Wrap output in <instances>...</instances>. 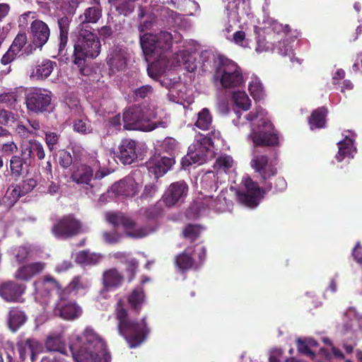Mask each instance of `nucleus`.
<instances>
[{
	"label": "nucleus",
	"instance_id": "603ef678",
	"mask_svg": "<svg viewBox=\"0 0 362 362\" xmlns=\"http://www.w3.org/2000/svg\"><path fill=\"white\" fill-rule=\"evenodd\" d=\"M74 131L84 134L92 132V128L88 121L83 119H78L74 123Z\"/></svg>",
	"mask_w": 362,
	"mask_h": 362
},
{
	"label": "nucleus",
	"instance_id": "79ce46f5",
	"mask_svg": "<svg viewBox=\"0 0 362 362\" xmlns=\"http://www.w3.org/2000/svg\"><path fill=\"white\" fill-rule=\"evenodd\" d=\"M212 117L209 109L203 108L197 114V119L195 123L196 127L202 130H209L211 126Z\"/></svg>",
	"mask_w": 362,
	"mask_h": 362
},
{
	"label": "nucleus",
	"instance_id": "4be33fe9",
	"mask_svg": "<svg viewBox=\"0 0 362 362\" xmlns=\"http://www.w3.org/2000/svg\"><path fill=\"white\" fill-rule=\"evenodd\" d=\"M103 14L102 6L91 5L87 7L83 13L78 16L79 24L78 30H88V24L96 23L101 18Z\"/></svg>",
	"mask_w": 362,
	"mask_h": 362
},
{
	"label": "nucleus",
	"instance_id": "1a4fd4ad",
	"mask_svg": "<svg viewBox=\"0 0 362 362\" xmlns=\"http://www.w3.org/2000/svg\"><path fill=\"white\" fill-rule=\"evenodd\" d=\"M124 300L119 299L117 303L116 315L119 321L118 328L123 337H134V339H144L150 332L144 319L141 324H136L127 318V311L123 308Z\"/></svg>",
	"mask_w": 362,
	"mask_h": 362
},
{
	"label": "nucleus",
	"instance_id": "bf43d9fd",
	"mask_svg": "<svg viewBox=\"0 0 362 362\" xmlns=\"http://www.w3.org/2000/svg\"><path fill=\"white\" fill-rule=\"evenodd\" d=\"M177 146V143L176 140L173 138L168 137L165 138L163 141L161 148L164 151L167 153H171L176 149Z\"/></svg>",
	"mask_w": 362,
	"mask_h": 362
},
{
	"label": "nucleus",
	"instance_id": "6e6552de",
	"mask_svg": "<svg viewBox=\"0 0 362 362\" xmlns=\"http://www.w3.org/2000/svg\"><path fill=\"white\" fill-rule=\"evenodd\" d=\"M216 83H219L224 88L238 87L243 83V76L240 66L231 59L221 56L214 76Z\"/></svg>",
	"mask_w": 362,
	"mask_h": 362
},
{
	"label": "nucleus",
	"instance_id": "69168bd1",
	"mask_svg": "<svg viewBox=\"0 0 362 362\" xmlns=\"http://www.w3.org/2000/svg\"><path fill=\"white\" fill-rule=\"evenodd\" d=\"M16 133L22 138H28L34 134V132L21 123H18L16 127Z\"/></svg>",
	"mask_w": 362,
	"mask_h": 362
},
{
	"label": "nucleus",
	"instance_id": "5701e85b",
	"mask_svg": "<svg viewBox=\"0 0 362 362\" xmlns=\"http://www.w3.org/2000/svg\"><path fill=\"white\" fill-rule=\"evenodd\" d=\"M21 155L25 157L30 163L36 156L39 160H43L45 152L43 145L37 140L30 139L21 146Z\"/></svg>",
	"mask_w": 362,
	"mask_h": 362
},
{
	"label": "nucleus",
	"instance_id": "58836bf2",
	"mask_svg": "<svg viewBox=\"0 0 362 362\" xmlns=\"http://www.w3.org/2000/svg\"><path fill=\"white\" fill-rule=\"evenodd\" d=\"M34 342L35 341H19L18 342L17 349L19 352L20 358L22 361H25L28 356H30L33 361L34 360Z\"/></svg>",
	"mask_w": 362,
	"mask_h": 362
},
{
	"label": "nucleus",
	"instance_id": "7c9ffc66",
	"mask_svg": "<svg viewBox=\"0 0 362 362\" xmlns=\"http://www.w3.org/2000/svg\"><path fill=\"white\" fill-rule=\"evenodd\" d=\"M56 66L57 63L55 62H52L49 59H44L36 65L30 74V77L37 79L47 78Z\"/></svg>",
	"mask_w": 362,
	"mask_h": 362
},
{
	"label": "nucleus",
	"instance_id": "ea45409f",
	"mask_svg": "<svg viewBox=\"0 0 362 362\" xmlns=\"http://www.w3.org/2000/svg\"><path fill=\"white\" fill-rule=\"evenodd\" d=\"M192 249L187 248L185 252L176 257L175 263L179 269L184 271L190 269L194 264V259L191 257Z\"/></svg>",
	"mask_w": 362,
	"mask_h": 362
},
{
	"label": "nucleus",
	"instance_id": "8fccbe9b",
	"mask_svg": "<svg viewBox=\"0 0 362 362\" xmlns=\"http://www.w3.org/2000/svg\"><path fill=\"white\" fill-rule=\"evenodd\" d=\"M275 49L276 52L283 57L288 56L290 58L291 62H293V53L292 46L289 45L287 40H283L279 42L278 45H276Z\"/></svg>",
	"mask_w": 362,
	"mask_h": 362
},
{
	"label": "nucleus",
	"instance_id": "b1692460",
	"mask_svg": "<svg viewBox=\"0 0 362 362\" xmlns=\"http://www.w3.org/2000/svg\"><path fill=\"white\" fill-rule=\"evenodd\" d=\"M25 287L13 281L2 284L0 286V296L8 302L19 301Z\"/></svg>",
	"mask_w": 362,
	"mask_h": 362
},
{
	"label": "nucleus",
	"instance_id": "c85d7f7f",
	"mask_svg": "<svg viewBox=\"0 0 362 362\" xmlns=\"http://www.w3.org/2000/svg\"><path fill=\"white\" fill-rule=\"evenodd\" d=\"M122 281L123 276L116 269H110L103 273V283L106 291L117 288Z\"/></svg>",
	"mask_w": 362,
	"mask_h": 362
},
{
	"label": "nucleus",
	"instance_id": "4c0bfd02",
	"mask_svg": "<svg viewBox=\"0 0 362 362\" xmlns=\"http://www.w3.org/2000/svg\"><path fill=\"white\" fill-rule=\"evenodd\" d=\"M201 185L206 194L210 193L212 191H216L218 189V178L216 175L211 171L206 172L202 177Z\"/></svg>",
	"mask_w": 362,
	"mask_h": 362
},
{
	"label": "nucleus",
	"instance_id": "3c124183",
	"mask_svg": "<svg viewBox=\"0 0 362 362\" xmlns=\"http://www.w3.org/2000/svg\"><path fill=\"white\" fill-rule=\"evenodd\" d=\"M201 230L202 228L199 226L189 224L185 228L183 235L185 238L193 241L199 237Z\"/></svg>",
	"mask_w": 362,
	"mask_h": 362
},
{
	"label": "nucleus",
	"instance_id": "4468645a",
	"mask_svg": "<svg viewBox=\"0 0 362 362\" xmlns=\"http://www.w3.org/2000/svg\"><path fill=\"white\" fill-rule=\"evenodd\" d=\"M69 298L60 299L57 296L50 298L49 302L54 300V315L64 320H74L82 315L81 308L74 301H68Z\"/></svg>",
	"mask_w": 362,
	"mask_h": 362
},
{
	"label": "nucleus",
	"instance_id": "393cba45",
	"mask_svg": "<svg viewBox=\"0 0 362 362\" xmlns=\"http://www.w3.org/2000/svg\"><path fill=\"white\" fill-rule=\"evenodd\" d=\"M119 149V158L124 164H131L137 158L136 144L134 140L123 139Z\"/></svg>",
	"mask_w": 362,
	"mask_h": 362
},
{
	"label": "nucleus",
	"instance_id": "c03bdc74",
	"mask_svg": "<svg viewBox=\"0 0 362 362\" xmlns=\"http://www.w3.org/2000/svg\"><path fill=\"white\" fill-rule=\"evenodd\" d=\"M249 90L255 100H260L264 97V89L260 80L255 76L249 83Z\"/></svg>",
	"mask_w": 362,
	"mask_h": 362
},
{
	"label": "nucleus",
	"instance_id": "aec40b11",
	"mask_svg": "<svg viewBox=\"0 0 362 362\" xmlns=\"http://www.w3.org/2000/svg\"><path fill=\"white\" fill-rule=\"evenodd\" d=\"M250 164L251 167L259 174L263 180L274 176L276 173V168L268 163V158L264 155L254 154Z\"/></svg>",
	"mask_w": 362,
	"mask_h": 362
},
{
	"label": "nucleus",
	"instance_id": "a19ab883",
	"mask_svg": "<svg viewBox=\"0 0 362 362\" xmlns=\"http://www.w3.org/2000/svg\"><path fill=\"white\" fill-rule=\"evenodd\" d=\"M327 110L322 107L315 110L309 119L310 128H322L325 125V116Z\"/></svg>",
	"mask_w": 362,
	"mask_h": 362
},
{
	"label": "nucleus",
	"instance_id": "e433bc0d",
	"mask_svg": "<svg viewBox=\"0 0 362 362\" xmlns=\"http://www.w3.org/2000/svg\"><path fill=\"white\" fill-rule=\"evenodd\" d=\"M102 258L103 256L100 254L83 250L76 255V261L81 264L94 265L99 263Z\"/></svg>",
	"mask_w": 362,
	"mask_h": 362
},
{
	"label": "nucleus",
	"instance_id": "052dcab7",
	"mask_svg": "<svg viewBox=\"0 0 362 362\" xmlns=\"http://www.w3.org/2000/svg\"><path fill=\"white\" fill-rule=\"evenodd\" d=\"M104 240L109 244H115L119 241L122 235L116 231L104 232L103 233Z\"/></svg>",
	"mask_w": 362,
	"mask_h": 362
},
{
	"label": "nucleus",
	"instance_id": "4d7b16f0",
	"mask_svg": "<svg viewBox=\"0 0 362 362\" xmlns=\"http://www.w3.org/2000/svg\"><path fill=\"white\" fill-rule=\"evenodd\" d=\"M81 337L87 339H101L100 334L91 326H87L85 327L81 334Z\"/></svg>",
	"mask_w": 362,
	"mask_h": 362
},
{
	"label": "nucleus",
	"instance_id": "774afa93",
	"mask_svg": "<svg viewBox=\"0 0 362 362\" xmlns=\"http://www.w3.org/2000/svg\"><path fill=\"white\" fill-rule=\"evenodd\" d=\"M29 254V249L25 246H21L16 249V258L19 262H24Z\"/></svg>",
	"mask_w": 362,
	"mask_h": 362
},
{
	"label": "nucleus",
	"instance_id": "423d86ee",
	"mask_svg": "<svg viewBox=\"0 0 362 362\" xmlns=\"http://www.w3.org/2000/svg\"><path fill=\"white\" fill-rule=\"evenodd\" d=\"M221 136L219 132L213 131L210 136L203 134L196 136L194 143L189 146L187 154L182 160L183 168L192 164L202 165L214 156L211 149L213 145L212 137L218 139Z\"/></svg>",
	"mask_w": 362,
	"mask_h": 362
},
{
	"label": "nucleus",
	"instance_id": "c9c22d12",
	"mask_svg": "<svg viewBox=\"0 0 362 362\" xmlns=\"http://www.w3.org/2000/svg\"><path fill=\"white\" fill-rule=\"evenodd\" d=\"M339 151L336 156V158L339 162L343 160L346 156H351L353 158V152L356 151L354 147L353 140L346 136L343 141L338 142Z\"/></svg>",
	"mask_w": 362,
	"mask_h": 362
},
{
	"label": "nucleus",
	"instance_id": "c756f323",
	"mask_svg": "<svg viewBox=\"0 0 362 362\" xmlns=\"http://www.w3.org/2000/svg\"><path fill=\"white\" fill-rule=\"evenodd\" d=\"M173 65L182 66L189 72H193L197 69L194 57L185 50L180 51L174 56Z\"/></svg>",
	"mask_w": 362,
	"mask_h": 362
},
{
	"label": "nucleus",
	"instance_id": "9b49d317",
	"mask_svg": "<svg viewBox=\"0 0 362 362\" xmlns=\"http://www.w3.org/2000/svg\"><path fill=\"white\" fill-rule=\"evenodd\" d=\"M28 34L30 44L25 47V52L27 54H30L37 49L42 50L43 46L49 39L51 30L45 22L35 19L30 23Z\"/></svg>",
	"mask_w": 362,
	"mask_h": 362
},
{
	"label": "nucleus",
	"instance_id": "2eb2a0df",
	"mask_svg": "<svg viewBox=\"0 0 362 362\" xmlns=\"http://www.w3.org/2000/svg\"><path fill=\"white\" fill-rule=\"evenodd\" d=\"M242 182L245 187V191L237 192L238 201L247 207H256L262 197L261 189L247 176L243 178Z\"/></svg>",
	"mask_w": 362,
	"mask_h": 362
},
{
	"label": "nucleus",
	"instance_id": "2f4dec72",
	"mask_svg": "<svg viewBox=\"0 0 362 362\" xmlns=\"http://www.w3.org/2000/svg\"><path fill=\"white\" fill-rule=\"evenodd\" d=\"M223 33L226 39L231 42L244 48L249 46L250 40L246 37V34L244 31H233L232 26L229 25L223 30Z\"/></svg>",
	"mask_w": 362,
	"mask_h": 362
},
{
	"label": "nucleus",
	"instance_id": "a211bd4d",
	"mask_svg": "<svg viewBox=\"0 0 362 362\" xmlns=\"http://www.w3.org/2000/svg\"><path fill=\"white\" fill-rule=\"evenodd\" d=\"M226 189L221 190L216 197L214 195L205 194L202 202L203 206L218 212H224L230 209L232 202L227 199Z\"/></svg>",
	"mask_w": 362,
	"mask_h": 362
},
{
	"label": "nucleus",
	"instance_id": "37998d69",
	"mask_svg": "<svg viewBox=\"0 0 362 362\" xmlns=\"http://www.w3.org/2000/svg\"><path fill=\"white\" fill-rule=\"evenodd\" d=\"M20 197V187L18 186L8 188L3 197V204L6 209H10Z\"/></svg>",
	"mask_w": 362,
	"mask_h": 362
},
{
	"label": "nucleus",
	"instance_id": "a18cd8bd",
	"mask_svg": "<svg viewBox=\"0 0 362 362\" xmlns=\"http://www.w3.org/2000/svg\"><path fill=\"white\" fill-rule=\"evenodd\" d=\"M234 160L233 158L228 155L219 156L214 164V168L218 171L228 172L233 166Z\"/></svg>",
	"mask_w": 362,
	"mask_h": 362
},
{
	"label": "nucleus",
	"instance_id": "cd10ccee",
	"mask_svg": "<svg viewBox=\"0 0 362 362\" xmlns=\"http://www.w3.org/2000/svg\"><path fill=\"white\" fill-rule=\"evenodd\" d=\"M45 267L43 262H35L24 265L20 267L16 272L14 276L21 280H28L33 276L41 272Z\"/></svg>",
	"mask_w": 362,
	"mask_h": 362
},
{
	"label": "nucleus",
	"instance_id": "412c9836",
	"mask_svg": "<svg viewBox=\"0 0 362 362\" xmlns=\"http://www.w3.org/2000/svg\"><path fill=\"white\" fill-rule=\"evenodd\" d=\"M139 185L132 177H127L115 183L112 187V191L117 196L132 197L139 190Z\"/></svg>",
	"mask_w": 362,
	"mask_h": 362
},
{
	"label": "nucleus",
	"instance_id": "f03ea898",
	"mask_svg": "<svg viewBox=\"0 0 362 362\" xmlns=\"http://www.w3.org/2000/svg\"><path fill=\"white\" fill-rule=\"evenodd\" d=\"M177 38V33L173 36L172 33L162 31L158 34L146 33L140 36V45L147 62L152 61L148 67V74L153 79L164 73L166 69V62L164 52L168 50L174 39Z\"/></svg>",
	"mask_w": 362,
	"mask_h": 362
},
{
	"label": "nucleus",
	"instance_id": "6ab92c4d",
	"mask_svg": "<svg viewBox=\"0 0 362 362\" xmlns=\"http://www.w3.org/2000/svg\"><path fill=\"white\" fill-rule=\"evenodd\" d=\"M173 164L174 159L173 158L156 155L147 163V168L149 172L158 177L166 173Z\"/></svg>",
	"mask_w": 362,
	"mask_h": 362
},
{
	"label": "nucleus",
	"instance_id": "e2e57ef3",
	"mask_svg": "<svg viewBox=\"0 0 362 362\" xmlns=\"http://www.w3.org/2000/svg\"><path fill=\"white\" fill-rule=\"evenodd\" d=\"M59 136L54 132H48L45 134V141L50 151H52L54 146L57 144Z\"/></svg>",
	"mask_w": 362,
	"mask_h": 362
},
{
	"label": "nucleus",
	"instance_id": "39448f33",
	"mask_svg": "<svg viewBox=\"0 0 362 362\" xmlns=\"http://www.w3.org/2000/svg\"><path fill=\"white\" fill-rule=\"evenodd\" d=\"M157 112L150 107L133 106L123 113L124 129L127 130L152 131L156 128H166L170 122L169 115H165L159 121L149 122L156 118Z\"/></svg>",
	"mask_w": 362,
	"mask_h": 362
},
{
	"label": "nucleus",
	"instance_id": "5fc2aeb1",
	"mask_svg": "<svg viewBox=\"0 0 362 362\" xmlns=\"http://www.w3.org/2000/svg\"><path fill=\"white\" fill-rule=\"evenodd\" d=\"M28 41V37L26 34L20 33L17 35L16 38L14 39L11 47H12L14 51L19 52L22 48L25 45Z\"/></svg>",
	"mask_w": 362,
	"mask_h": 362
},
{
	"label": "nucleus",
	"instance_id": "0e129e2a",
	"mask_svg": "<svg viewBox=\"0 0 362 362\" xmlns=\"http://www.w3.org/2000/svg\"><path fill=\"white\" fill-rule=\"evenodd\" d=\"M152 93V88L149 85L143 86L134 90V94L137 98H145Z\"/></svg>",
	"mask_w": 362,
	"mask_h": 362
},
{
	"label": "nucleus",
	"instance_id": "f3484780",
	"mask_svg": "<svg viewBox=\"0 0 362 362\" xmlns=\"http://www.w3.org/2000/svg\"><path fill=\"white\" fill-rule=\"evenodd\" d=\"M188 186L184 181L173 182L169 185L162 197V201L168 207L181 203L187 197Z\"/></svg>",
	"mask_w": 362,
	"mask_h": 362
},
{
	"label": "nucleus",
	"instance_id": "bb28decb",
	"mask_svg": "<svg viewBox=\"0 0 362 362\" xmlns=\"http://www.w3.org/2000/svg\"><path fill=\"white\" fill-rule=\"evenodd\" d=\"M107 63L113 73L124 70L127 66V52L121 48L112 49L107 58Z\"/></svg>",
	"mask_w": 362,
	"mask_h": 362
},
{
	"label": "nucleus",
	"instance_id": "338daca9",
	"mask_svg": "<svg viewBox=\"0 0 362 362\" xmlns=\"http://www.w3.org/2000/svg\"><path fill=\"white\" fill-rule=\"evenodd\" d=\"M80 3L81 0H66L63 7L68 13H74Z\"/></svg>",
	"mask_w": 362,
	"mask_h": 362
},
{
	"label": "nucleus",
	"instance_id": "f8f14e48",
	"mask_svg": "<svg viewBox=\"0 0 362 362\" xmlns=\"http://www.w3.org/2000/svg\"><path fill=\"white\" fill-rule=\"evenodd\" d=\"M88 228L71 216H64L55 223L52 229L58 238H69L79 233H86Z\"/></svg>",
	"mask_w": 362,
	"mask_h": 362
},
{
	"label": "nucleus",
	"instance_id": "0eeeda50",
	"mask_svg": "<svg viewBox=\"0 0 362 362\" xmlns=\"http://www.w3.org/2000/svg\"><path fill=\"white\" fill-rule=\"evenodd\" d=\"M78 36L74 45L73 62L78 66L83 65L86 58H95L100 52L98 37L89 30H78Z\"/></svg>",
	"mask_w": 362,
	"mask_h": 362
},
{
	"label": "nucleus",
	"instance_id": "9d476101",
	"mask_svg": "<svg viewBox=\"0 0 362 362\" xmlns=\"http://www.w3.org/2000/svg\"><path fill=\"white\" fill-rule=\"evenodd\" d=\"M106 220L115 226H122L127 236L133 238H142L155 231L153 226H137L129 217L121 213L107 212Z\"/></svg>",
	"mask_w": 362,
	"mask_h": 362
},
{
	"label": "nucleus",
	"instance_id": "a878e982",
	"mask_svg": "<svg viewBox=\"0 0 362 362\" xmlns=\"http://www.w3.org/2000/svg\"><path fill=\"white\" fill-rule=\"evenodd\" d=\"M246 3L243 0H228L226 6V14L229 21L240 22L242 17L247 14Z\"/></svg>",
	"mask_w": 362,
	"mask_h": 362
},
{
	"label": "nucleus",
	"instance_id": "680f3d73",
	"mask_svg": "<svg viewBox=\"0 0 362 362\" xmlns=\"http://www.w3.org/2000/svg\"><path fill=\"white\" fill-rule=\"evenodd\" d=\"M16 101V95L13 92L4 93L0 95V103L7 106L13 105Z\"/></svg>",
	"mask_w": 362,
	"mask_h": 362
},
{
	"label": "nucleus",
	"instance_id": "13d9d810",
	"mask_svg": "<svg viewBox=\"0 0 362 362\" xmlns=\"http://www.w3.org/2000/svg\"><path fill=\"white\" fill-rule=\"evenodd\" d=\"M18 150V146L16 144L10 141L8 142H3L0 140V151L6 153V154H12L16 152Z\"/></svg>",
	"mask_w": 362,
	"mask_h": 362
},
{
	"label": "nucleus",
	"instance_id": "49530a36",
	"mask_svg": "<svg viewBox=\"0 0 362 362\" xmlns=\"http://www.w3.org/2000/svg\"><path fill=\"white\" fill-rule=\"evenodd\" d=\"M346 316L348 318H350L351 325L349 327L348 322L344 323L340 329V332L341 333L346 334V333L349 332L351 331V327H352L353 325L356 322L358 324L359 327L362 329V317H358L356 313V311L354 309L348 310L346 313Z\"/></svg>",
	"mask_w": 362,
	"mask_h": 362
},
{
	"label": "nucleus",
	"instance_id": "de8ad7c7",
	"mask_svg": "<svg viewBox=\"0 0 362 362\" xmlns=\"http://www.w3.org/2000/svg\"><path fill=\"white\" fill-rule=\"evenodd\" d=\"M233 98L235 105L244 111L247 110L251 105V101L245 92L234 93Z\"/></svg>",
	"mask_w": 362,
	"mask_h": 362
},
{
	"label": "nucleus",
	"instance_id": "ddd939ff",
	"mask_svg": "<svg viewBox=\"0 0 362 362\" xmlns=\"http://www.w3.org/2000/svg\"><path fill=\"white\" fill-rule=\"evenodd\" d=\"M89 165L75 164L72 167L70 179L77 185H88L93 179V173L100 168V161L96 156L89 159Z\"/></svg>",
	"mask_w": 362,
	"mask_h": 362
},
{
	"label": "nucleus",
	"instance_id": "7ed1b4c3",
	"mask_svg": "<svg viewBox=\"0 0 362 362\" xmlns=\"http://www.w3.org/2000/svg\"><path fill=\"white\" fill-rule=\"evenodd\" d=\"M236 119L233 120L235 125L250 124V134L248 138L252 140L255 146H276L279 137L273 124L267 117V112L261 107H256L248 113L243 114L237 111Z\"/></svg>",
	"mask_w": 362,
	"mask_h": 362
},
{
	"label": "nucleus",
	"instance_id": "f704fd0d",
	"mask_svg": "<svg viewBox=\"0 0 362 362\" xmlns=\"http://www.w3.org/2000/svg\"><path fill=\"white\" fill-rule=\"evenodd\" d=\"M31 163L25 160L24 156H13L10 160V170L12 175L19 177L23 173L24 167L30 165Z\"/></svg>",
	"mask_w": 362,
	"mask_h": 362
},
{
	"label": "nucleus",
	"instance_id": "20e7f679",
	"mask_svg": "<svg viewBox=\"0 0 362 362\" xmlns=\"http://www.w3.org/2000/svg\"><path fill=\"white\" fill-rule=\"evenodd\" d=\"M90 284V281L87 278L76 276L66 288H62L57 280L50 276H46L42 281L34 283L35 299L41 303H47L54 296H59L61 300L69 298L72 293L76 294L80 291L86 290Z\"/></svg>",
	"mask_w": 362,
	"mask_h": 362
},
{
	"label": "nucleus",
	"instance_id": "dca6fc26",
	"mask_svg": "<svg viewBox=\"0 0 362 362\" xmlns=\"http://www.w3.org/2000/svg\"><path fill=\"white\" fill-rule=\"evenodd\" d=\"M51 100L49 92L42 89H35L26 95L25 103L29 111L42 113L49 110Z\"/></svg>",
	"mask_w": 362,
	"mask_h": 362
},
{
	"label": "nucleus",
	"instance_id": "09e8293b",
	"mask_svg": "<svg viewBox=\"0 0 362 362\" xmlns=\"http://www.w3.org/2000/svg\"><path fill=\"white\" fill-rule=\"evenodd\" d=\"M144 298V291L141 288L134 289L129 296L128 300L132 308L138 310Z\"/></svg>",
	"mask_w": 362,
	"mask_h": 362
},
{
	"label": "nucleus",
	"instance_id": "473e14b6",
	"mask_svg": "<svg viewBox=\"0 0 362 362\" xmlns=\"http://www.w3.org/2000/svg\"><path fill=\"white\" fill-rule=\"evenodd\" d=\"M57 23L59 29L58 52L62 54L68 42L70 21L67 16H63L58 19Z\"/></svg>",
	"mask_w": 362,
	"mask_h": 362
},
{
	"label": "nucleus",
	"instance_id": "6e6d98bb",
	"mask_svg": "<svg viewBox=\"0 0 362 362\" xmlns=\"http://www.w3.org/2000/svg\"><path fill=\"white\" fill-rule=\"evenodd\" d=\"M59 163L62 168H69L72 163V156L71 153L64 150L61 151L59 152Z\"/></svg>",
	"mask_w": 362,
	"mask_h": 362
},
{
	"label": "nucleus",
	"instance_id": "864d4df0",
	"mask_svg": "<svg viewBox=\"0 0 362 362\" xmlns=\"http://www.w3.org/2000/svg\"><path fill=\"white\" fill-rule=\"evenodd\" d=\"M158 190V186L156 183L148 184L144 187L140 197L141 199L148 200L153 198Z\"/></svg>",
	"mask_w": 362,
	"mask_h": 362
},
{
	"label": "nucleus",
	"instance_id": "72a5a7b5",
	"mask_svg": "<svg viewBox=\"0 0 362 362\" xmlns=\"http://www.w3.org/2000/svg\"><path fill=\"white\" fill-rule=\"evenodd\" d=\"M26 320L27 317L24 312L18 308H12L8 315V327L12 332H16L25 322Z\"/></svg>",
	"mask_w": 362,
	"mask_h": 362
},
{
	"label": "nucleus",
	"instance_id": "f257e3e1",
	"mask_svg": "<svg viewBox=\"0 0 362 362\" xmlns=\"http://www.w3.org/2000/svg\"><path fill=\"white\" fill-rule=\"evenodd\" d=\"M45 346L65 355L70 351L76 362H111L105 341H71L68 347L64 341H45Z\"/></svg>",
	"mask_w": 362,
	"mask_h": 362
}]
</instances>
